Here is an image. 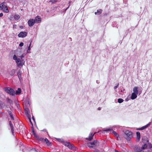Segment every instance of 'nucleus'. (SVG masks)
I'll return each mask as SVG.
<instances>
[{"mask_svg":"<svg viewBox=\"0 0 152 152\" xmlns=\"http://www.w3.org/2000/svg\"><path fill=\"white\" fill-rule=\"evenodd\" d=\"M24 57V56L23 55H22L21 56H20L19 57V58H22V59H23V58Z\"/></svg>","mask_w":152,"mask_h":152,"instance_id":"obj_35","label":"nucleus"},{"mask_svg":"<svg viewBox=\"0 0 152 152\" xmlns=\"http://www.w3.org/2000/svg\"><path fill=\"white\" fill-rule=\"evenodd\" d=\"M15 73V71L14 69H12L10 72V74L11 75H13Z\"/></svg>","mask_w":152,"mask_h":152,"instance_id":"obj_24","label":"nucleus"},{"mask_svg":"<svg viewBox=\"0 0 152 152\" xmlns=\"http://www.w3.org/2000/svg\"><path fill=\"white\" fill-rule=\"evenodd\" d=\"M3 11L5 12L8 13L9 12V10L6 6H5L2 10Z\"/></svg>","mask_w":152,"mask_h":152,"instance_id":"obj_16","label":"nucleus"},{"mask_svg":"<svg viewBox=\"0 0 152 152\" xmlns=\"http://www.w3.org/2000/svg\"><path fill=\"white\" fill-rule=\"evenodd\" d=\"M110 131L111 133H112L113 134H114V135L117 137L118 138V135L117 134V133L115 131H113V129L112 128H110L109 129H106L105 130H104V131Z\"/></svg>","mask_w":152,"mask_h":152,"instance_id":"obj_5","label":"nucleus"},{"mask_svg":"<svg viewBox=\"0 0 152 152\" xmlns=\"http://www.w3.org/2000/svg\"><path fill=\"white\" fill-rule=\"evenodd\" d=\"M58 140L60 142H63V140L62 139H58Z\"/></svg>","mask_w":152,"mask_h":152,"instance_id":"obj_33","label":"nucleus"},{"mask_svg":"<svg viewBox=\"0 0 152 152\" xmlns=\"http://www.w3.org/2000/svg\"><path fill=\"white\" fill-rule=\"evenodd\" d=\"M25 113H30L29 109L27 108L25 109Z\"/></svg>","mask_w":152,"mask_h":152,"instance_id":"obj_28","label":"nucleus"},{"mask_svg":"<svg viewBox=\"0 0 152 152\" xmlns=\"http://www.w3.org/2000/svg\"><path fill=\"white\" fill-rule=\"evenodd\" d=\"M19 27L20 28L23 29V26H20Z\"/></svg>","mask_w":152,"mask_h":152,"instance_id":"obj_38","label":"nucleus"},{"mask_svg":"<svg viewBox=\"0 0 152 152\" xmlns=\"http://www.w3.org/2000/svg\"><path fill=\"white\" fill-rule=\"evenodd\" d=\"M151 122H149L148 124L146 125L145 126H144L141 128L140 129V130H143L144 129H145L146 128H147L151 124Z\"/></svg>","mask_w":152,"mask_h":152,"instance_id":"obj_14","label":"nucleus"},{"mask_svg":"<svg viewBox=\"0 0 152 152\" xmlns=\"http://www.w3.org/2000/svg\"><path fill=\"white\" fill-rule=\"evenodd\" d=\"M22 74V72L21 70H19L17 72V74L18 75V77L20 79H20L21 78V75Z\"/></svg>","mask_w":152,"mask_h":152,"instance_id":"obj_10","label":"nucleus"},{"mask_svg":"<svg viewBox=\"0 0 152 152\" xmlns=\"http://www.w3.org/2000/svg\"><path fill=\"white\" fill-rule=\"evenodd\" d=\"M136 152H144L140 148H138Z\"/></svg>","mask_w":152,"mask_h":152,"instance_id":"obj_29","label":"nucleus"},{"mask_svg":"<svg viewBox=\"0 0 152 152\" xmlns=\"http://www.w3.org/2000/svg\"><path fill=\"white\" fill-rule=\"evenodd\" d=\"M98 110H101V108L100 107H99L98 108Z\"/></svg>","mask_w":152,"mask_h":152,"instance_id":"obj_42","label":"nucleus"},{"mask_svg":"<svg viewBox=\"0 0 152 152\" xmlns=\"http://www.w3.org/2000/svg\"><path fill=\"white\" fill-rule=\"evenodd\" d=\"M119 85V83H117V85L114 87V89H116L118 87Z\"/></svg>","mask_w":152,"mask_h":152,"instance_id":"obj_31","label":"nucleus"},{"mask_svg":"<svg viewBox=\"0 0 152 152\" xmlns=\"http://www.w3.org/2000/svg\"><path fill=\"white\" fill-rule=\"evenodd\" d=\"M33 131V134H34V135L36 137V134L35 133L34 131V130H33L32 131Z\"/></svg>","mask_w":152,"mask_h":152,"instance_id":"obj_36","label":"nucleus"},{"mask_svg":"<svg viewBox=\"0 0 152 152\" xmlns=\"http://www.w3.org/2000/svg\"><path fill=\"white\" fill-rule=\"evenodd\" d=\"M138 88L137 87H135L133 89V93L137 94L138 91L137 90Z\"/></svg>","mask_w":152,"mask_h":152,"instance_id":"obj_9","label":"nucleus"},{"mask_svg":"<svg viewBox=\"0 0 152 152\" xmlns=\"http://www.w3.org/2000/svg\"><path fill=\"white\" fill-rule=\"evenodd\" d=\"M3 16V14L2 13H0V17H2Z\"/></svg>","mask_w":152,"mask_h":152,"instance_id":"obj_37","label":"nucleus"},{"mask_svg":"<svg viewBox=\"0 0 152 152\" xmlns=\"http://www.w3.org/2000/svg\"><path fill=\"white\" fill-rule=\"evenodd\" d=\"M45 141L46 142V143L48 145H50V143L49 142L48 140L47 139H45Z\"/></svg>","mask_w":152,"mask_h":152,"instance_id":"obj_25","label":"nucleus"},{"mask_svg":"<svg viewBox=\"0 0 152 152\" xmlns=\"http://www.w3.org/2000/svg\"><path fill=\"white\" fill-rule=\"evenodd\" d=\"M93 135L91 133L90 134L89 137L88 138H86V139H88L90 141L91 140L93 139Z\"/></svg>","mask_w":152,"mask_h":152,"instance_id":"obj_18","label":"nucleus"},{"mask_svg":"<svg viewBox=\"0 0 152 152\" xmlns=\"http://www.w3.org/2000/svg\"><path fill=\"white\" fill-rule=\"evenodd\" d=\"M20 18V17L19 15H15L14 18L16 20H18Z\"/></svg>","mask_w":152,"mask_h":152,"instance_id":"obj_22","label":"nucleus"},{"mask_svg":"<svg viewBox=\"0 0 152 152\" xmlns=\"http://www.w3.org/2000/svg\"><path fill=\"white\" fill-rule=\"evenodd\" d=\"M31 42H30V44L29 45L28 47H30L31 48Z\"/></svg>","mask_w":152,"mask_h":152,"instance_id":"obj_40","label":"nucleus"},{"mask_svg":"<svg viewBox=\"0 0 152 152\" xmlns=\"http://www.w3.org/2000/svg\"><path fill=\"white\" fill-rule=\"evenodd\" d=\"M5 2H3L2 3L0 4V10H2L4 9L5 6H6L5 5Z\"/></svg>","mask_w":152,"mask_h":152,"instance_id":"obj_11","label":"nucleus"},{"mask_svg":"<svg viewBox=\"0 0 152 152\" xmlns=\"http://www.w3.org/2000/svg\"><path fill=\"white\" fill-rule=\"evenodd\" d=\"M147 147V145L146 144H145L143 145L141 148L142 150H144L146 149Z\"/></svg>","mask_w":152,"mask_h":152,"instance_id":"obj_23","label":"nucleus"},{"mask_svg":"<svg viewBox=\"0 0 152 152\" xmlns=\"http://www.w3.org/2000/svg\"><path fill=\"white\" fill-rule=\"evenodd\" d=\"M32 119L34 121H35V119H34V117L33 116L32 117Z\"/></svg>","mask_w":152,"mask_h":152,"instance_id":"obj_41","label":"nucleus"},{"mask_svg":"<svg viewBox=\"0 0 152 152\" xmlns=\"http://www.w3.org/2000/svg\"><path fill=\"white\" fill-rule=\"evenodd\" d=\"M29 99L28 98H27L26 99V101L28 102V104L29 105H30L29 103Z\"/></svg>","mask_w":152,"mask_h":152,"instance_id":"obj_34","label":"nucleus"},{"mask_svg":"<svg viewBox=\"0 0 152 152\" xmlns=\"http://www.w3.org/2000/svg\"><path fill=\"white\" fill-rule=\"evenodd\" d=\"M102 12V10L101 9L98 10L95 13V15H99L101 14Z\"/></svg>","mask_w":152,"mask_h":152,"instance_id":"obj_19","label":"nucleus"},{"mask_svg":"<svg viewBox=\"0 0 152 152\" xmlns=\"http://www.w3.org/2000/svg\"><path fill=\"white\" fill-rule=\"evenodd\" d=\"M16 27V25H13V28H15Z\"/></svg>","mask_w":152,"mask_h":152,"instance_id":"obj_39","label":"nucleus"},{"mask_svg":"<svg viewBox=\"0 0 152 152\" xmlns=\"http://www.w3.org/2000/svg\"><path fill=\"white\" fill-rule=\"evenodd\" d=\"M63 144L65 145L67 147L69 148L70 149H73L74 148V147L71 144H70V143L69 142H63Z\"/></svg>","mask_w":152,"mask_h":152,"instance_id":"obj_8","label":"nucleus"},{"mask_svg":"<svg viewBox=\"0 0 152 152\" xmlns=\"http://www.w3.org/2000/svg\"><path fill=\"white\" fill-rule=\"evenodd\" d=\"M13 59L15 61L17 66L18 67H22L25 64V61L22 59V58H18L15 55L13 56Z\"/></svg>","mask_w":152,"mask_h":152,"instance_id":"obj_1","label":"nucleus"},{"mask_svg":"<svg viewBox=\"0 0 152 152\" xmlns=\"http://www.w3.org/2000/svg\"><path fill=\"white\" fill-rule=\"evenodd\" d=\"M5 91L9 94L14 95L15 94V92L13 89L10 88H6L4 89Z\"/></svg>","mask_w":152,"mask_h":152,"instance_id":"obj_3","label":"nucleus"},{"mask_svg":"<svg viewBox=\"0 0 152 152\" xmlns=\"http://www.w3.org/2000/svg\"><path fill=\"white\" fill-rule=\"evenodd\" d=\"M27 34V33L26 32L21 31L18 34L19 37L23 38L25 37Z\"/></svg>","mask_w":152,"mask_h":152,"instance_id":"obj_7","label":"nucleus"},{"mask_svg":"<svg viewBox=\"0 0 152 152\" xmlns=\"http://www.w3.org/2000/svg\"><path fill=\"white\" fill-rule=\"evenodd\" d=\"M124 132L125 134V137L127 140H129L132 137V133L128 130H125Z\"/></svg>","mask_w":152,"mask_h":152,"instance_id":"obj_2","label":"nucleus"},{"mask_svg":"<svg viewBox=\"0 0 152 152\" xmlns=\"http://www.w3.org/2000/svg\"><path fill=\"white\" fill-rule=\"evenodd\" d=\"M24 45L23 43L21 42L19 45V46L20 47H22Z\"/></svg>","mask_w":152,"mask_h":152,"instance_id":"obj_30","label":"nucleus"},{"mask_svg":"<svg viewBox=\"0 0 152 152\" xmlns=\"http://www.w3.org/2000/svg\"><path fill=\"white\" fill-rule=\"evenodd\" d=\"M136 134L137 135V140L139 141L140 140V133L139 132H137Z\"/></svg>","mask_w":152,"mask_h":152,"instance_id":"obj_17","label":"nucleus"},{"mask_svg":"<svg viewBox=\"0 0 152 152\" xmlns=\"http://www.w3.org/2000/svg\"><path fill=\"white\" fill-rule=\"evenodd\" d=\"M4 106V104L0 101V107L2 108Z\"/></svg>","mask_w":152,"mask_h":152,"instance_id":"obj_26","label":"nucleus"},{"mask_svg":"<svg viewBox=\"0 0 152 152\" xmlns=\"http://www.w3.org/2000/svg\"><path fill=\"white\" fill-rule=\"evenodd\" d=\"M98 145V144L96 140H94L92 142H89L87 143V145L89 148H93Z\"/></svg>","mask_w":152,"mask_h":152,"instance_id":"obj_4","label":"nucleus"},{"mask_svg":"<svg viewBox=\"0 0 152 152\" xmlns=\"http://www.w3.org/2000/svg\"><path fill=\"white\" fill-rule=\"evenodd\" d=\"M35 23V20L31 19L29 20L28 22V26L30 27L33 26Z\"/></svg>","mask_w":152,"mask_h":152,"instance_id":"obj_6","label":"nucleus"},{"mask_svg":"<svg viewBox=\"0 0 152 152\" xmlns=\"http://www.w3.org/2000/svg\"><path fill=\"white\" fill-rule=\"evenodd\" d=\"M25 114L26 115V116L28 118L29 121L32 124V122L31 121V115L30 114V113H26Z\"/></svg>","mask_w":152,"mask_h":152,"instance_id":"obj_13","label":"nucleus"},{"mask_svg":"<svg viewBox=\"0 0 152 152\" xmlns=\"http://www.w3.org/2000/svg\"><path fill=\"white\" fill-rule=\"evenodd\" d=\"M21 92V90L20 88H18L17 90L16 91L15 94L16 95L19 94Z\"/></svg>","mask_w":152,"mask_h":152,"instance_id":"obj_21","label":"nucleus"},{"mask_svg":"<svg viewBox=\"0 0 152 152\" xmlns=\"http://www.w3.org/2000/svg\"><path fill=\"white\" fill-rule=\"evenodd\" d=\"M11 118H12V119H13V117L11 115Z\"/></svg>","mask_w":152,"mask_h":152,"instance_id":"obj_43","label":"nucleus"},{"mask_svg":"<svg viewBox=\"0 0 152 152\" xmlns=\"http://www.w3.org/2000/svg\"><path fill=\"white\" fill-rule=\"evenodd\" d=\"M137 94H136L132 93L131 96V99L133 100L134 99L137 97Z\"/></svg>","mask_w":152,"mask_h":152,"instance_id":"obj_15","label":"nucleus"},{"mask_svg":"<svg viewBox=\"0 0 152 152\" xmlns=\"http://www.w3.org/2000/svg\"><path fill=\"white\" fill-rule=\"evenodd\" d=\"M35 22H36L37 23H39L41 21V18L40 17L37 16L35 18Z\"/></svg>","mask_w":152,"mask_h":152,"instance_id":"obj_12","label":"nucleus"},{"mask_svg":"<svg viewBox=\"0 0 152 152\" xmlns=\"http://www.w3.org/2000/svg\"><path fill=\"white\" fill-rule=\"evenodd\" d=\"M31 49V48L30 47H28V50H27V52L28 53H30V50Z\"/></svg>","mask_w":152,"mask_h":152,"instance_id":"obj_32","label":"nucleus"},{"mask_svg":"<svg viewBox=\"0 0 152 152\" xmlns=\"http://www.w3.org/2000/svg\"><path fill=\"white\" fill-rule=\"evenodd\" d=\"M124 101V100L122 99H118V102L119 103H121Z\"/></svg>","mask_w":152,"mask_h":152,"instance_id":"obj_27","label":"nucleus"},{"mask_svg":"<svg viewBox=\"0 0 152 152\" xmlns=\"http://www.w3.org/2000/svg\"><path fill=\"white\" fill-rule=\"evenodd\" d=\"M10 126L11 131H12V133H13V132H14L13 126V125L12 124V123L11 121L10 122Z\"/></svg>","mask_w":152,"mask_h":152,"instance_id":"obj_20","label":"nucleus"}]
</instances>
